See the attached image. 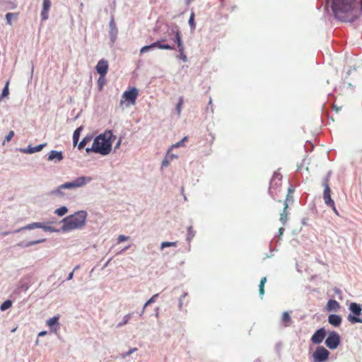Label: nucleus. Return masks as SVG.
<instances>
[{
    "instance_id": "nucleus-4",
    "label": "nucleus",
    "mask_w": 362,
    "mask_h": 362,
    "mask_svg": "<svg viewBox=\"0 0 362 362\" xmlns=\"http://www.w3.org/2000/svg\"><path fill=\"white\" fill-rule=\"evenodd\" d=\"M91 180L92 177H78L72 182H66L59 185L56 189L52 192V194H61L62 189L81 187L90 182Z\"/></svg>"
},
{
    "instance_id": "nucleus-32",
    "label": "nucleus",
    "mask_w": 362,
    "mask_h": 362,
    "mask_svg": "<svg viewBox=\"0 0 362 362\" xmlns=\"http://www.w3.org/2000/svg\"><path fill=\"white\" fill-rule=\"evenodd\" d=\"M158 294L153 295L144 305L141 314L142 315L144 313L145 308L150 304L154 303L156 301V298L158 297Z\"/></svg>"
},
{
    "instance_id": "nucleus-3",
    "label": "nucleus",
    "mask_w": 362,
    "mask_h": 362,
    "mask_svg": "<svg viewBox=\"0 0 362 362\" xmlns=\"http://www.w3.org/2000/svg\"><path fill=\"white\" fill-rule=\"evenodd\" d=\"M87 218V213L85 211H79L74 214L68 216L62 219L63 231H71L81 228L84 226Z\"/></svg>"
},
{
    "instance_id": "nucleus-36",
    "label": "nucleus",
    "mask_w": 362,
    "mask_h": 362,
    "mask_svg": "<svg viewBox=\"0 0 362 362\" xmlns=\"http://www.w3.org/2000/svg\"><path fill=\"white\" fill-rule=\"evenodd\" d=\"M188 141V137L187 136H185L181 141L177 142L176 144H173L171 146V148H178L181 146L183 145L184 142Z\"/></svg>"
},
{
    "instance_id": "nucleus-52",
    "label": "nucleus",
    "mask_w": 362,
    "mask_h": 362,
    "mask_svg": "<svg viewBox=\"0 0 362 362\" xmlns=\"http://www.w3.org/2000/svg\"><path fill=\"white\" fill-rule=\"evenodd\" d=\"M16 329H17V327H16V328L13 329L11 330V332H16Z\"/></svg>"
},
{
    "instance_id": "nucleus-40",
    "label": "nucleus",
    "mask_w": 362,
    "mask_h": 362,
    "mask_svg": "<svg viewBox=\"0 0 362 362\" xmlns=\"http://www.w3.org/2000/svg\"><path fill=\"white\" fill-rule=\"evenodd\" d=\"M110 26L112 32L115 31V33H117V27L113 18L111 19L110 22Z\"/></svg>"
},
{
    "instance_id": "nucleus-41",
    "label": "nucleus",
    "mask_w": 362,
    "mask_h": 362,
    "mask_svg": "<svg viewBox=\"0 0 362 362\" xmlns=\"http://www.w3.org/2000/svg\"><path fill=\"white\" fill-rule=\"evenodd\" d=\"M173 150L171 147L168 149L166 156L170 159V160H172L174 158H177V156L171 153L170 151Z\"/></svg>"
},
{
    "instance_id": "nucleus-24",
    "label": "nucleus",
    "mask_w": 362,
    "mask_h": 362,
    "mask_svg": "<svg viewBox=\"0 0 362 362\" xmlns=\"http://www.w3.org/2000/svg\"><path fill=\"white\" fill-rule=\"evenodd\" d=\"M175 42L177 43V47L183 45L182 42V36L180 30H177L175 35Z\"/></svg>"
},
{
    "instance_id": "nucleus-1",
    "label": "nucleus",
    "mask_w": 362,
    "mask_h": 362,
    "mask_svg": "<svg viewBox=\"0 0 362 362\" xmlns=\"http://www.w3.org/2000/svg\"><path fill=\"white\" fill-rule=\"evenodd\" d=\"M334 18L341 22L352 23L362 16L361 0H329Z\"/></svg>"
},
{
    "instance_id": "nucleus-27",
    "label": "nucleus",
    "mask_w": 362,
    "mask_h": 362,
    "mask_svg": "<svg viewBox=\"0 0 362 362\" xmlns=\"http://www.w3.org/2000/svg\"><path fill=\"white\" fill-rule=\"evenodd\" d=\"M178 50H179V52H180V59L183 62H187V55L184 52V51H185L184 45L179 46L178 47Z\"/></svg>"
},
{
    "instance_id": "nucleus-29",
    "label": "nucleus",
    "mask_w": 362,
    "mask_h": 362,
    "mask_svg": "<svg viewBox=\"0 0 362 362\" xmlns=\"http://www.w3.org/2000/svg\"><path fill=\"white\" fill-rule=\"evenodd\" d=\"M68 211V209L66 206H61L60 208L55 210L54 214L59 216H63Z\"/></svg>"
},
{
    "instance_id": "nucleus-8",
    "label": "nucleus",
    "mask_w": 362,
    "mask_h": 362,
    "mask_svg": "<svg viewBox=\"0 0 362 362\" xmlns=\"http://www.w3.org/2000/svg\"><path fill=\"white\" fill-rule=\"evenodd\" d=\"M339 335L335 332L329 333V336L325 339V344L330 349H335L339 346Z\"/></svg>"
},
{
    "instance_id": "nucleus-37",
    "label": "nucleus",
    "mask_w": 362,
    "mask_h": 362,
    "mask_svg": "<svg viewBox=\"0 0 362 362\" xmlns=\"http://www.w3.org/2000/svg\"><path fill=\"white\" fill-rule=\"evenodd\" d=\"M131 315H132V314L126 315L124 317L123 320L121 322H119L117 326L121 327V326L127 325L131 318Z\"/></svg>"
},
{
    "instance_id": "nucleus-39",
    "label": "nucleus",
    "mask_w": 362,
    "mask_h": 362,
    "mask_svg": "<svg viewBox=\"0 0 362 362\" xmlns=\"http://www.w3.org/2000/svg\"><path fill=\"white\" fill-rule=\"evenodd\" d=\"M13 16H15L16 18L17 17V14H14V13H6V18L7 23L8 25H11V18Z\"/></svg>"
},
{
    "instance_id": "nucleus-31",
    "label": "nucleus",
    "mask_w": 362,
    "mask_h": 362,
    "mask_svg": "<svg viewBox=\"0 0 362 362\" xmlns=\"http://www.w3.org/2000/svg\"><path fill=\"white\" fill-rule=\"evenodd\" d=\"M194 17H195L194 13L192 12L191 14H190L189 19V26H190L192 30H194L195 28H196V23H195V21H194Z\"/></svg>"
},
{
    "instance_id": "nucleus-12",
    "label": "nucleus",
    "mask_w": 362,
    "mask_h": 362,
    "mask_svg": "<svg viewBox=\"0 0 362 362\" xmlns=\"http://www.w3.org/2000/svg\"><path fill=\"white\" fill-rule=\"evenodd\" d=\"M289 194H287L286 199L284 201L283 205L284 209L283 211L280 214V218L279 220L281 222L283 225H285L287 221V217H288V213H287V209H288V199Z\"/></svg>"
},
{
    "instance_id": "nucleus-17",
    "label": "nucleus",
    "mask_w": 362,
    "mask_h": 362,
    "mask_svg": "<svg viewBox=\"0 0 362 362\" xmlns=\"http://www.w3.org/2000/svg\"><path fill=\"white\" fill-rule=\"evenodd\" d=\"M281 323L284 327H289L292 323L291 317L288 312H284L281 316Z\"/></svg>"
},
{
    "instance_id": "nucleus-15",
    "label": "nucleus",
    "mask_w": 362,
    "mask_h": 362,
    "mask_svg": "<svg viewBox=\"0 0 362 362\" xmlns=\"http://www.w3.org/2000/svg\"><path fill=\"white\" fill-rule=\"evenodd\" d=\"M340 305L336 300H329L327 304L328 311H337L339 309Z\"/></svg>"
},
{
    "instance_id": "nucleus-30",
    "label": "nucleus",
    "mask_w": 362,
    "mask_h": 362,
    "mask_svg": "<svg viewBox=\"0 0 362 362\" xmlns=\"http://www.w3.org/2000/svg\"><path fill=\"white\" fill-rule=\"evenodd\" d=\"M12 306V302L10 300H5L0 306V309L2 311H4Z\"/></svg>"
},
{
    "instance_id": "nucleus-38",
    "label": "nucleus",
    "mask_w": 362,
    "mask_h": 362,
    "mask_svg": "<svg viewBox=\"0 0 362 362\" xmlns=\"http://www.w3.org/2000/svg\"><path fill=\"white\" fill-rule=\"evenodd\" d=\"M194 236V232L192 229V227L190 226L187 229V239L188 241H190Z\"/></svg>"
},
{
    "instance_id": "nucleus-26",
    "label": "nucleus",
    "mask_w": 362,
    "mask_h": 362,
    "mask_svg": "<svg viewBox=\"0 0 362 362\" xmlns=\"http://www.w3.org/2000/svg\"><path fill=\"white\" fill-rule=\"evenodd\" d=\"M45 241V239H40V240H35V241H30V242H28L26 243H20L19 245L20 246H22V247H30L31 245H36V244H38V243H43Z\"/></svg>"
},
{
    "instance_id": "nucleus-45",
    "label": "nucleus",
    "mask_w": 362,
    "mask_h": 362,
    "mask_svg": "<svg viewBox=\"0 0 362 362\" xmlns=\"http://www.w3.org/2000/svg\"><path fill=\"white\" fill-rule=\"evenodd\" d=\"M170 161V159L167 156H165V159L162 162V166L163 167L168 166Z\"/></svg>"
},
{
    "instance_id": "nucleus-23",
    "label": "nucleus",
    "mask_w": 362,
    "mask_h": 362,
    "mask_svg": "<svg viewBox=\"0 0 362 362\" xmlns=\"http://www.w3.org/2000/svg\"><path fill=\"white\" fill-rule=\"evenodd\" d=\"M267 282V277H263L260 280L259 292L260 296L262 297L264 294V285Z\"/></svg>"
},
{
    "instance_id": "nucleus-47",
    "label": "nucleus",
    "mask_w": 362,
    "mask_h": 362,
    "mask_svg": "<svg viewBox=\"0 0 362 362\" xmlns=\"http://www.w3.org/2000/svg\"><path fill=\"white\" fill-rule=\"evenodd\" d=\"M43 228L45 231H54V228L51 226H46L43 225Z\"/></svg>"
},
{
    "instance_id": "nucleus-42",
    "label": "nucleus",
    "mask_w": 362,
    "mask_h": 362,
    "mask_svg": "<svg viewBox=\"0 0 362 362\" xmlns=\"http://www.w3.org/2000/svg\"><path fill=\"white\" fill-rule=\"evenodd\" d=\"M14 136V132L13 131H10L9 133L8 134V135L5 137V139H4V141H9L12 139V138Z\"/></svg>"
},
{
    "instance_id": "nucleus-28",
    "label": "nucleus",
    "mask_w": 362,
    "mask_h": 362,
    "mask_svg": "<svg viewBox=\"0 0 362 362\" xmlns=\"http://www.w3.org/2000/svg\"><path fill=\"white\" fill-rule=\"evenodd\" d=\"M8 86H9V81H8L6 83V85L2 90L1 95L0 97V101L3 98L7 97L9 95V90H8Z\"/></svg>"
},
{
    "instance_id": "nucleus-19",
    "label": "nucleus",
    "mask_w": 362,
    "mask_h": 362,
    "mask_svg": "<svg viewBox=\"0 0 362 362\" xmlns=\"http://www.w3.org/2000/svg\"><path fill=\"white\" fill-rule=\"evenodd\" d=\"M162 41H164V40H162L161 42ZM151 45L152 48L158 47L161 49H174L173 47L170 46L168 44H161L160 41L155 42L152 43Z\"/></svg>"
},
{
    "instance_id": "nucleus-21",
    "label": "nucleus",
    "mask_w": 362,
    "mask_h": 362,
    "mask_svg": "<svg viewBox=\"0 0 362 362\" xmlns=\"http://www.w3.org/2000/svg\"><path fill=\"white\" fill-rule=\"evenodd\" d=\"M42 227H43V224L42 223H33L25 226L23 228H21V229L16 230V232H19L21 230H24V229L31 230V229H34V228H41Z\"/></svg>"
},
{
    "instance_id": "nucleus-35",
    "label": "nucleus",
    "mask_w": 362,
    "mask_h": 362,
    "mask_svg": "<svg viewBox=\"0 0 362 362\" xmlns=\"http://www.w3.org/2000/svg\"><path fill=\"white\" fill-rule=\"evenodd\" d=\"M176 245H177L176 242H163L161 243L160 247H161V249H163L165 247H175Z\"/></svg>"
},
{
    "instance_id": "nucleus-7",
    "label": "nucleus",
    "mask_w": 362,
    "mask_h": 362,
    "mask_svg": "<svg viewBox=\"0 0 362 362\" xmlns=\"http://www.w3.org/2000/svg\"><path fill=\"white\" fill-rule=\"evenodd\" d=\"M329 355V351L325 347L318 346L313 353V358L315 362H322L327 360Z\"/></svg>"
},
{
    "instance_id": "nucleus-9",
    "label": "nucleus",
    "mask_w": 362,
    "mask_h": 362,
    "mask_svg": "<svg viewBox=\"0 0 362 362\" xmlns=\"http://www.w3.org/2000/svg\"><path fill=\"white\" fill-rule=\"evenodd\" d=\"M326 336V332L324 328L317 330L311 337V341L315 344H320Z\"/></svg>"
},
{
    "instance_id": "nucleus-33",
    "label": "nucleus",
    "mask_w": 362,
    "mask_h": 362,
    "mask_svg": "<svg viewBox=\"0 0 362 362\" xmlns=\"http://www.w3.org/2000/svg\"><path fill=\"white\" fill-rule=\"evenodd\" d=\"M105 76L100 75V77H99V78L98 80V88H99L100 90H101L103 88V86H104V85L106 83V80L105 78Z\"/></svg>"
},
{
    "instance_id": "nucleus-11",
    "label": "nucleus",
    "mask_w": 362,
    "mask_h": 362,
    "mask_svg": "<svg viewBox=\"0 0 362 362\" xmlns=\"http://www.w3.org/2000/svg\"><path fill=\"white\" fill-rule=\"evenodd\" d=\"M51 7V1L50 0H43L42 3V9L41 11V19L42 21H46L49 17V11Z\"/></svg>"
},
{
    "instance_id": "nucleus-44",
    "label": "nucleus",
    "mask_w": 362,
    "mask_h": 362,
    "mask_svg": "<svg viewBox=\"0 0 362 362\" xmlns=\"http://www.w3.org/2000/svg\"><path fill=\"white\" fill-rule=\"evenodd\" d=\"M153 49L151 45H146L144 47H143L141 49H140V52L142 54V53H144L146 52H148L149 51L150 49Z\"/></svg>"
},
{
    "instance_id": "nucleus-5",
    "label": "nucleus",
    "mask_w": 362,
    "mask_h": 362,
    "mask_svg": "<svg viewBox=\"0 0 362 362\" xmlns=\"http://www.w3.org/2000/svg\"><path fill=\"white\" fill-rule=\"evenodd\" d=\"M322 186L324 187L323 190V199L325 201V204L327 206L332 208L335 214L339 216V212L335 207L334 202L331 197V189L329 185V178L327 177L323 180Z\"/></svg>"
},
{
    "instance_id": "nucleus-25",
    "label": "nucleus",
    "mask_w": 362,
    "mask_h": 362,
    "mask_svg": "<svg viewBox=\"0 0 362 362\" xmlns=\"http://www.w3.org/2000/svg\"><path fill=\"white\" fill-rule=\"evenodd\" d=\"M90 140H91V137H90V136L84 137L78 145V149L81 150V149L83 148L87 145V144H88L90 141Z\"/></svg>"
},
{
    "instance_id": "nucleus-18",
    "label": "nucleus",
    "mask_w": 362,
    "mask_h": 362,
    "mask_svg": "<svg viewBox=\"0 0 362 362\" xmlns=\"http://www.w3.org/2000/svg\"><path fill=\"white\" fill-rule=\"evenodd\" d=\"M59 315H57V316H54L50 319H49L47 322H46V324L48 327H49L50 328H52V331L54 332H57V329L55 328V329H53V327L54 325H59Z\"/></svg>"
},
{
    "instance_id": "nucleus-16",
    "label": "nucleus",
    "mask_w": 362,
    "mask_h": 362,
    "mask_svg": "<svg viewBox=\"0 0 362 362\" xmlns=\"http://www.w3.org/2000/svg\"><path fill=\"white\" fill-rule=\"evenodd\" d=\"M281 177L279 175H274L271 182H270V187H269V192L271 194H273L272 189L276 186V187L279 185H281Z\"/></svg>"
},
{
    "instance_id": "nucleus-48",
    "label": "nucleus",
    "mask_w": 362,
    "mask_h": 362,
    "mask_svg": "<svg viewBox=\"0 0 362 362\" xmlns=\"http://www.w3.org/2000/svg\"><path fill=\"white\" fill-rule=\"evenodd\" d=\"M46 334H47V332H46V331H42V332H40L38 334V336H39V337H43V336L46 335Z\"/></svg>"
},
{
    "instance_id": "nucleus-2",
    "label": "nucleus",
    "mask_w": 362,
    "mask_h": 362,
    "mask_svg": "<svg viewBox=\"0 0 362 362\" xmlns=\"http://www.w3.org/2000/svg\"><path fill=\"white\" fill-rule=\"evenodd\" d=\"M112 133L111 131H106L98 135L95 138L91 148H86V152L93 151L103 156L109 154L112 150Z\"/></svg>"
},
{
    "instance_id": "nucleus-49",
    "label": "nucleus",
    "mask_w": 362,
    "mask_h": 362,
    "mask_svg": "<svg viewBox=\"0 0 362 362\" xmlns=\"http://www.w3.org/2000/svg\"><path fill=\"white\" fill-rule=\"evenodd\" d=\"M73 276H74V272H71V273L69 274L68 278H67V280H71V279H72Z\"/></svg>"
},
{
    "instance_id": "nucleus-6",
    "label": "nucleus",
    "mask_w": 362,
    "mask_h": 362,
    "mask_svg": "<svg viewBox=\"0 0 362 362\" xmlns=\"http://www.w3.org/2000/svg\"><path fill=\"white\" fill-rule=\"evenodd\" d=\"M139 95V91L136 88L133 87L128 90L124 92L122 96V99L120 100V106H122L125 102L128 103L126 104V106H129V105H135L136 100Z\"/></svg>"
},
{
    "instance_id": "nucleus-14",
    "label": "nucleus",
    "mask_w": 362,
    "mask_h": 362,
    "mask_svg": "<svg viewBox=\"0 0 362 362\" xmlns=\"http://www.w3.org/2000/svg\"><path fill=\"white\" fill-rule=\"evenodd\" d=\"M328 322L332 325L338 327L341 323V317L339 315L332 314L328 317Z\"/></svg>"
},
{
    "instance_id": "nucleus-13",
    "label": "nucleus",
    "mask_w": 362,
    "mask_h": 362,
    "mask_svg": "<svg viewBox=\"0 0 362 362\" xmlns=\"http://www.w3.org/2000/svg\"><path fill=\"white\" fill-rule=\"evenodd\" d=\"M64 158L62 151H51L48 155V160H57L60 161Z\"/></svg>"
},
{
    "instance_id": "nucleus-46",
    "label": "nucleus",
    "mask_w": 362,
    "mask_h": 362,
    "mask_svg": "<svg viewBox=\"0 0 362 362\" xmlns=\"http://www.w3.org/2000/svg\"><path fill=\"white\" fill-rule=\"evenodd\" d=\"M136 351H137V348L130 349L127 352H126L124 354V356L125 357V356H129L130 354H133L134 352H135Z\"/></svg>"
},
{
    "instance_id": "nucleus-50",
    "label": "nucleus",
    "mask_w": 362,
    "mask_h": 362,
    "mask_svg": "<svg viewBox=\"0 0 362 362\" xmlns=\"http://www.w3.org/2000/svg\"><path fill=\"white\" fill-rule=\"evenodd\" d=\"M284 231V228L283 227L279 228V233L280 235H281L283 234Z\"/></svg>"
},
{
    "instance_id": "nucleus-43",
    "label": "nucleus",
    "mask_w": 362,
    "mask_h": 362,
    "mask_svg": "<svg viewBox=\"0 0 362 362\" xmlns=\"http://www.w3.org/2000/svg\"><path fill=\"white\" fill-rule=\"evenodd\" d=\"M127 240H129V237L128 236H125L124 235H119L118 238H117V242H118V243H120L126 241Z\"/></svg>"
},
{
    "instance_id": "nucleus-53",
    "label": "nucleus",
    "mask_w": 362,
    "mask_h": 362,
    "mask_svg": "<svg viewBox=\"0 0 362 362\" xmlns=\"http://www.w3.org/2000/svg\"><path fill=\"white\" fill-rule=\"evenodd\" d=\"M293 191L291 189H289V193H291Z\"/></svg>"
},
{
    "instance_id": "nucleus-34",
    "label": "nucleus",
    "mask_w": 362,
    "mask_h": 362,
    "mask_svg": "<svg viewBox=\"0 0 362 362\" xmlns=\"http://www.w3.org/2000/svg\"><path fill=\"white\" fill-rule=\"evenodd\" d=\"M183 98L182 97H180L179 98V102L177 104V106H176V110H177V115H180V113H181V110H182V104H183Z\"/></svg>"
},
{
    "instance_id": "nucleus-10",
    "label": "nucleus",
    "mask_w": 362,
    "mask_h": 362,
    "mask_svg": "<svg viewBox=\"0 0 362 362\" xmlns=\"http://www.w3.org/2000/svg\"><path fill=\"white\" fill-rule=\"evenodd\" d=\"M97 72L101 76H105L108 70V63L105 59H100L96 66Z\"/></svg>"
},
{
    "instance_id": "nucleus-22",
    "label": "nucleus",
    "mask_w": 362,
    "mask_h": 362,
    "mask_svg": "<svg viewBox=\"0 0 362 362\" xmlns=\"http://www.w3.org/2000/svg\"><path fill=\"white\" fill-rule=\"evenodd\" d=\"M82 129H83V127H78L74 132V134H73V143H74V146L76 145V144L78 143V141L79 140L80 134H81V132Z\"/></svg>"
},
{
    "instance_id": "nucleus-20",
    "label": "nucleus",
    "mask_w": 362,
    "mask_h": 362,
    "mask_svg": "<svg viewBox=\"0 0 362 362\" xmlns=\"http://www.w3.org/2000/svg\"><path fill=\"white\" fill-rule=\"evenodd\" d=\"M46 145H47V144L45 143V144L37 145L34 147H31L29 146L27 150H25V152L28 153H34L36 152H39V151H42Z\"/></svg>"
},
{
    "instance_id": "nucleus-51",
    "label": "nucleus",
    "mask_w": 362,
    "mask_h": 362,
    "mask_svg": "<svg viewBox=\"0 0 362 362\" xmlns=\"http://www.w3.org/2000/svg\"><path fill=\"white\" fill-rule=\"evenodd\" d=\"M8 234H9L8 232H5V233H3L4 235H8Z\"/></svg>"
}]
</instances>
